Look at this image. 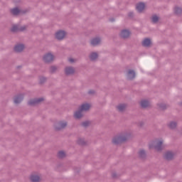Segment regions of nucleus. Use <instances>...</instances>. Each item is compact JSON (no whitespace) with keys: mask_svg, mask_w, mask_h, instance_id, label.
Segmentation results:
<instances>
[{"mask_svg":"<svg viewBox=\"0 0 182 182\" xmlns=\"http://www.w3.org/2000/svg\"><path fill=\"white\" fill-rule=\"evenodd\" d=\"M89 109H90V105L82 104L80 107V110L75 112L74 114V117H75V119H80V117L83 116V114L82 113V112H86L87 110H89Z\"/></svg>","mask_w":182,"mask_h":182,"instance_id":"f257e3e1","label":"nucleus"},{"mask_svg":"<svg viewBox=\"0 0 182 182\" xmlns=\"http://www.w3.org/2000/svg\"><path fill=\"white\" fill-rule=\"evenodd\" d=\"M149 149H154L158 151L163 149V141H155L149 145Z\"/></svg>","mask_w":182,"mask_h":182,"instance_id":"f03ea898","label":"nucleus"},{"mask_svg":"<svg viewBox=\"0 0 182 182\" xmlns=\"http://www.w3.org/2000/svg\"><path fill=\"white\" fill-rule=\"evenodd\" d=\"M126 141V137L123 136H115L112 139V143H114V144H119V143H122V141Z\"/></svg>","mask_w":182,"mask_h":182,"instance_id":"7ed1b4c3","label":"nucleus"},{"mask_svg":"<svg viewBox=\"0 0 182 182\" xmlns=\"http://www.w3.org/2000/svg\"><path fill=\"white\" fill-rule=\"evenodd\" d=\"M65 36H66V32L63 31H59L55 33V38L58 39V41H62Z\"/></svg>","mask_w":182,"mask_h":182,"instance_id":"20e7f679","label":"nucleus"},{"mask_svg":"<svg viewBox=\"0 0 182 182\" xmlns=\"http://www.w3.org/2000/svg\"><path fill=\"white\" fill-rule=\"evenodd\" d=\"M53 59H54L53 55H52L50 53H48L46 55H44V57H43V60L46 63H48L49 62H52V60H53Z\"/></svg>","mask_w":182,"mask_h":182,"instance_id":"39448f33","label":"nucleus"},{"mask_svg":"<svg viewBox=\"0 0 182 182\" xmlns=\"http://www.w3.org/2000/svg\"><path fill=\"white\" fill-rule=\"evenodd\" d=\"M23 49H25V46L23 44L16 45L14 48L15 52H22Z\"/></svg>","mask_w":182,"mask_h":182,"instance_id":"423d86ee","label":"nucleus"},{"mask_svg":"<svg viewBox=\"0 0 182 182\" xmlns=\"http://www.w3.org/2000/svg\"><path fill=\"white\" fill-rule=\"evenodd\" d=\"M42 100H43V99H42V98L31 100L28 102V105H30L31 106H32L33 105H37V103H41V102H42Z\"/></svg>","mask_w":182,"mask_h":182,"instance_id":"0eeeda50","label":"nucleus"},{"mask_svg":"<svg viewBox=\"0 0 182 182\" xmlns=\"http://www.w3.org/2000/svg\"><path fill=\"white\" fill-rule=\"evenodd\" d=\"M144 8H146L144 3H139L136 5V10L138 11V12H141L142 11L144 10Z\"/></svg>","mask_w":182,"mask_h":182,"instance_id":"6e6552de","label":"nucleus"},{"mask_svg":"<svg viewBox=\"0 0 182 182\" xmlns=\"http://www.w3.org/2000/svg\"><path fill=\"white\" fill-rule=\"evenodd\" d=\"M121 36L122 38H129L130 36V32L127 30H123L121 32Z\"/></svg>","mask_w":182,"mask_h":182,"instance_id":"1a4fd4ad","label":"nucleus"},{"mask_svg":"<svg viewBox=\"0 0 182 182\" xmlns=\"http://www.w3.org/2000/svg\"><path fill=\"white\" fill-rule=\"evenodd\" d=\"M136 76V73H134V71L133 70H129L127 73V77L129 80L134 79Z\"/></svg>","mask_w":182,"mask_h":182,"instance_id":"9d476101","label":"nucleus"},{"mask_svg":"<svg viewBox=\"0 0 182 182\" xmlns=\"http://www.w3.org/2000/svg\"><path fill=\"white\" fill-rule=\"evenodd\" d=\"M143 46H150L151 45V41L149 38H145L142 42Z\"/></svg>","mask_w":182,"mask_h":182,"instance_id":"9b49d317","label":"nucleus"},{"mask_svg":"<svg viewBox=\"0 0 182 182\" xmlns=\"http://www.w3.org/2000/svg\"><path fill=\"white\" fill-rule=\"evenodd\" d=\"M173 157H174V154H173V152L171 151H168L165 154V158L166 159V160H171Z\"/></svg>","mask_w":182,"mask_h":182,"instance_id":"f8f14e48","label":"nucleus"},{"mask_svg":"<svg viewBox=\"0 0 182 182\" xmlns=\"http://www.w3.org/2000/svg\"><path fill=\"white\" fill-rule=\"evenodd\" d=\"M100 43V38H94L91 41V45L96 46Z\"/></svg>","mask_w":182,"mask_h":182,"instance_id":"ddd939ff","label":"nucleus"},{"mask_svg":"<svg viewBox=\"0 0 182 182\" xmlns=\"http://www.w3.org/2000/svg\"><path fill=\"white\" fill-rule=\"evenodd\" d=\"M31 180L32 182H38L41 180V178L38 175H31Z\"/></svg>","mask_w":182,"mask_h":182,"instance_id":"4468645a","label":"nucleus"},{"mask_svg":"<svg viewBox=\"0 0 182 182\" xmlns=\"http://www.w3.org/2000/svg\"><path fill=\"white\" fill-rule=\"evenodd\" d=\"M75 72V70L71 67H68L65 68V73L66 75H72Z\"/></svg>","mask_w":182,"mask_h":182,"instance_id":"2eb2a0df","label":"nucleus"},{"mask_svg":"<svg viewBox=\"0 0 182 182\" xmlns=\"http://www.w3.org/2000/svg\"><path fill=\"white\" fill-rule=\"evenodd\" d=\"M23 98L22 97V95H19L18 97H16L15 98H14V103L16 104V105H18V103H21V102H22V100H23Z\"/></svg>","mask_w":182,"mask_h":182,"instance_id":"dca6fc26","label":"nucleus"},{"mask_svg":"<svg viewBox=\"0 0 182 182\" xmlns=\"http://www.w3.org/2000/svg\"><path fill=\"white\" fill-rule=\"evenodd\" d=\"M68 124H66V122H60L58 124L59 127L56 128L57 130H60V129H64V127H66Z\"/></svg>","mask_w":182,"mask_h":182,"instance_id":"f3484780","label":"nucleus"},{"mask_svg":"<svg viewBox=\"0 0 182 182\" xmlns=\"http://www.w3.org/2000/svg\"><path fill=\"white\" fill-rule=\"evenodd\" d=\"M149 103L147 100H142L141 102V107H147L149 106Z\"/></svg>","mask_w":182,"mask_h":182,"instance_id":"a211bd4d","label":"nucleus"},{"mask_svg":"<svg viewBox=\"0 0 182 182\" xmlns=\"http://www.w3.org/2000/svg\"><path fill=\"white\" fill-rule=\"evenodd\" d=\"M90 58L91 60H95V59H97V53H91V55H90Z\"/></svg>","mask_w":182,"mask_h":182,"instance_id":"6ab92c4d","label":"nucleus"},{"mask_svg":"<svg viewBox=\"0 0 182 182\" xmlns=\"http://www.w3.org/2000/svg\"><path fill=\"white\" fill-rule=\"evenodd\" d=\"M19 12H21V11L18 8L11 9V14H13V15H18Z\"/></svg>","mask_w":182,"mask_h":182,"instance_id":"aec40b11","label":"nucleus"},{"mask_svg":"<svg viewBox=\"0 0 182 182\" xmlns=\"http://www.w3.org/2000/svg\"><path fill=\"white\" fill-rule=\"evenodd\" d=\"M117 109L119 112H123L124 109H126L125 105H120L117 107Z\"/></svg>","mask_w":182,"mask_h":182,"instance_id":"412c9836","label":"nucleus"},{"mask_svg":"<svg viewBox=\"0 0 182 182\" xmlns=\"http://www.w3.org/2000/svg\"><path fill=\"white\" fill-rule=\"evenodd\" d=\"M65 156H66V154L65 153V151H60L58 152V157H60V159H63Z\"/></svg>","mask_w":182,"mask_h":182,"instance_id":"4be33fe9","label":"nucleus"},{"mask_svg":"<svg viewBox=\"0 0 182 182\" xmlns=\"http://www.w3.org/2000/svg\"><path fill=\"white\" fill-rule=\"evenodd\" d=\"M177 126V124L176 122H171L169 124L170 129H175V127Z\"/></svg>","mask_w":182,"mask_h":182,"instance_id":"5701e85b","label":"nucleus"},{"mask_svg":"<svg viewBox=\"0 0 182 182\" xmlns=\"http://www.w3.org/2000/svg\"><path fill=\"white\" fill-rule=\"evenodd\" d=\"M158 21L159 17L157 16H152V22H154V23H156V22H158Z\"/></svg>","mask_w":182,"mask_h":182,"instance_id":"b1692460","label":"nucleus"},{"mask_svg":"<svg viewBox=\"0 0 182 182\" xmlns=\"http://www.w3.org/2000/svg\"><path fill=\"white\" fill-rule=\"evenodd\" d=\"M174 11H175V14H180L182 10L180 7H176Z\"/></svg>","mask_w":182,"mask_h":182,"instance_id":"393cba45","label":"nucleus"},{"mask_svg":"<svg viewBox=\"0 0 182 182\" xmlns=\"http://www.w3.org/2000/svg\"><path fill=\"white\" fill-rule=\"evenodd\" d=\"M18 29L19 28H18V26H13V27L11 28L12 32H16V31H18Z\"/></svg>","mask_w":182,"mask_h":182,"instance_id":"a878e982","label":"nucleus"},{"mask_svg":"<svg viewBox=\"0 0 182 182\" xmlns=\"http://www.w3.org/2000/svg\"><path fill=\"white\" fill-rule=\"evenodd\" d=\"M146 154V152H144V150H141V151H139L140 156H143V154Z\"/></svg>","mask_w":182,"mask_h":182,"instance_id":"bb28decb","label":"nucleus"},{"mask_svg":"<svg viewBox=\"0 0 182 182\" xmlns=\"http://www.w3.org/2000/svg\"><path fill=\"white\" fill-rule=\"evenodd\" d=\"M69 62L70 63H73V62H75V59H73V58H69Z\"/></svg>","mask_w":182,"mask_h":182,"instance_id":"cd10ccee","label":"nucleus"},{"mask_svg":"<svg viewBox=\"0 0 182 182\" xmlns=\"http://www.w3.org/2000/svg\"><path fill=\"white\" fill-rule=\"evenodd\" d=\"M89 124V122H84L83 124H82V126H84L85 127H86V126H87Z\"/></svg>","mask_w":182,"mask_h":182,"instance_id":"c85d7f7f","label":"nucleus"},{"mask_svg":"<svg viewBox=\"0 0 182 182\" xmlns=\"http://www.w3.org/2000/svg\"><path fill=\"white\" fill-rule=\"evenodd\" d=\"M51 69H53V72L55 70V67H52Z\"/></svg>","mask_w":182,"mask_h":182,"instance_id":"c756f323","label":"nucleus"},{"mask_svg":"<svg viewBox=\"0 0 182 182\" xmlns=\"http://www.w3.org/2000/svg\"><path fill=\"white\" fill-rule=\"evenodd\" d=\"M20 30L21 31H25V28H21Z\"/></svg>","mask_w":182,"mask_h":182,"instance_id":"7c9ffc66","label":"nucleus"}]
</instances>
